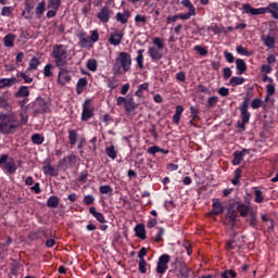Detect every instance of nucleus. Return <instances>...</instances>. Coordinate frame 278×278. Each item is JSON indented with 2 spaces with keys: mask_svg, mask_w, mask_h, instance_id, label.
<instances>
[{
  "mask_svg": "<svg viewBox=\"0 0 278 278\" xmlns=\"http://www.w3.org/2000/svg\"><path fill=\"white\" fill-rule=\"evenodd\" d=\"M51 103L49 100H45L42 98H37L34 103L35 112H38L39 114H45V112H49Z\"/></svg>",
  "mask_w": 278,
  "mask_h": 278,
  "instance_id": "10",
  "label": "nucleus"
},
{
  "mask_svg": "<svg viewBox=\"0 0 278 278\" xmlns=\"http://www.w3.org/2000/svg\"><path fill=\"white\" fill-rule=\"evenodd\" d=\"M224 58L225 60L228 62V64H233L235 62V58H233V54L231 52H224Z\"/></svg>",
  "mask_w": 278,
  "mask_h": 278,
  "instance_id": "55",
  "label": "nucleus"
},
{
  "mask_svg": "<svg viewBox=\"0 0 278 278\" xmlns=\"http://www.w3.org/2000/svg\"><path fill=\"white\" fill-rule=\"evenodd\" d=\"M83 201L85 205H92L94 203V195H86Z\"/></svg>",
  "mask_w": 278,
  "mask_h": 278,
  "instance_id": "59",
  "label": "nucleus"
},
{
  "mask_svg": "<svg viewBox=\"0 0 278 278\" xmlns=\"http://www.w3.org/2000/svg\"><path fill=\"white\" fill-rule=\"evenodd\" d=\"M222 277L223 278H229V277L237 278L238 274L232 269H228V270H225L224 273H222Z\"/></svg>",
  "mask_w": 278,
  "mask_h": 278,
  "instance_id": "45",
  "label": "nucleus"
},
{
  "mask_svg": "<svg viewBox=\"0 0 278 278\" xmlns=\"http://www.w3.org/2000/svg\"><path fill=\"white\" fill-rule=\"evenodd\" d=\"M126 114H131L138 105H136V102H134V98H128L126 100V104L124 105Z\"/></svg>",
  "mask_w": 278,
  "mask_h": 278,
  "instance_id": "21",
  "label": "nucleus"
},
{
  "mask_svg": "<svg viewBox=\"0 0 278 278\" xmlns=\"http://www.w3.org/2000/svg\"><path fill=\"white\" fill-rule=\"evenodd\" d=\"M68 140H70V144H72V147L77 144V130H75V129L68 130Z\"/></svg>",
  "mask_w": 278,
  "mask_h": 278,
  "instance_id": "34",
  "label": "nucleus"
},
{
  "mask_svg": "<svg viewBox=\"0 0 278 278\" xmlns=\"http://www.w3.org/2000/svg\"><path fill=\"white\" fill-rule=\"evenodd\" d=\"M244 14H251L252 16H260V14H271L273 18H278V3L271 2L268 7L255 9L251 4L245 3L242 5Z\"/></svg>",
  "mask_w": 278,
  "mask_h": 278,
  "instance_id": "4",
  "label": "nucleus"
},
{
  "mask_svg": "<svg viewBox=\"0 0 278 278\" xmlns=\"http://www.w3.org/2000/svg\"><path fill=\"white\" fill-rule=\"evenodd\" d=\"M135 23H142V25H146L147 24V15L137 14L135 16Z\"/></svg>",
  "mask_w": 278,
  "mask_h": 278,
  "instance_id": "56",
  "label": "nucleus"
},
{
  "mask_svg": "<svg viewBox=\"0 0 278 278\" xmlns=\"http://www.w3.org/2000/svg\"><path fill=\"white\" fill-rule=\"evenodd\" d=\"M139 273H141V275L147 274V261L146 260H139Z\"/></svg>",
  "mask_w": 278,
  "mask_h": 278,
  "instance_id": "49",
  "label": "nucleus"
},
{
  "mask_svg": "<svg viewBox=\"0 0 278 278\" xmlns=\"http://www.w3.org/2000/svg\"><path fill=\"white\" fill-rule=\"evenodd\" d=\"M90 38L91 45H94V42H99V30H91L90 31Z\"/></svg>",
  "mask_w": 278,
  "mask_h": 278,
  "instance_id": "46",
  "label": "nucleus"
},
{
  "mask_svg": "<svg viewBox=\"0 0 278 278\" xmlns=\"http://www.w3.org/2000/svg\"><path fill=\"white\" fill-rule=\"evenodd\" d=\"M86 86H88V79L86 77L79 78L76 85L77 94H81Z\"/></svg>",
  "mask_w": 278,
  "mask_h": 278,
  "instance_id": "24",
  "label": "nucleus"
},
{
  "mask_svg": "<svg viewBox=\"0 0 278 278\" xmlns=\"http://www.w3.org/2000/svg\"><path fill=\"white\" fill-rule=\"evenodd\" d=\"M180 3H181V5H184V8H188L189 12L197 14V9L194 8V4H192V2L190 0H181Z\"/></svg>",
  "mask_w": 278,
  "mask_h": 278,
  "instance_id": "39",
  "label": "nucleus"
},
{
  "mask_svg": "<svg viewBox=\"0 0 278 278\" xmlns=\"http://www.w3.org/2000/svg\"><path fill=\"white\" fill-rule=\"evenodd\" d=\"M58 74V84L59 86H66L71 81V70L66 66H61Z\"/></svg>",
  "mask_w": 278,
  "mask_h": 278,
  "instance_id": "7",
  "label": "nucleus"
},
{
  "mask_svg": "<svg viewBox=\"0 0 278 278\" xmlns=\"http://www.w3.org/2000/svg\"><path fill=\"white\" fill-rule=\"evenodd\" d=\"M39 66H40V59L34 56L29 61L28 71H37Z\"/></svg>",
  "mask_w": 278,
  "mask_h": 278,
  "instance_id": "30",
  "label": "nucleus"
},
{
  "mask_svg": "<svg viewBox=\"0 0 278 278\" xmlns=\"http://www.w3.org/2000/svg\"><path fill=\"white\" fill-rule=\"evenodd\" d=\"M43 76L45 77H53V64L48 63L43 67Z\"/></svg>",
  "mask_w": 278,
  "mask_h": 278,
  "instance_id": "38",
  "label": "nucleus"
},
{
  "mask_svg": "<svg viewBox=\"0 0 278 278\" xmlns=\"http://www.w3.org/2000/svg\"><path fill=\"white\" fill-rule=\"evenodd\" d=\"M61 7H62V0H48V5H47L48 18H54V16H56L58 11L60 10Z\"/></svg>",
  "mask_w": 278,
  "mask_h": 278,
  "instance_id": "8",
  "label": "nucleus"
},
{
  "mask_svg": "<svg viewBox=\"0 0 278 278\" xmlns=\"http://www.w3.org/2000/svg\"><path fill=\"white\" fill-rule=\"evenodd\" d=\"M251 108L253 110H258V108H262V100L260 98L252 100Z\"/></svg>",
  "mask_w": 278,
  "mask_h": 278,
  "instance_id": "52",
  "label": "nucleus"
},
{
  "mask_svg": "<svg viewBox=\"0 0 278 278\" xmlns=\"http://www.w3.org/2000/svg\"><path fill=\"white\" fill-rule=\"evenodd\" d=\"M101 194H112V187L104 185L100 187Z\"/></svg>",
  "mask_w": 278,
  "mask_h": 278,
  "instance_id": "53",
  "label": "nucleus"
},
{
  "mask_svg": "<svg viewBox=\"0 0 278 278\" xmlns=\"http://www.w3.org/2000/svg\"><path fill=\"white\" fill-rule=\"evenodd\" d=\"M79 46L87 49L92 48V41L90 40V37L86 35V33H81L79 35Z\"/></svg>",
  "mask_w": 278,
  "mask_h": 278,
  "instance_id": "16",
  "label": "nucleus"
},
{
  "mask_svg": "<svg viewBox=\"0 0 278 278\" xmlns=\"http://www.w3.org/2000/svg\"><path fill=\"white\" fill-rule=\"evenodd\" d=\"M218 94H220V97H229V89L226 87H222L218 89Z\"/></svg>",
  "mask_w": 278,
  "mask_h": 278,
  "instance_id": "63",
  "label": "nucleus"
},
{
  "mask_svg": "<svg viewBox=\"0 0 278 278\" xmlns=\"http://www.w3.org/2000/svg\"><path fill=\"white\" fill-rule=\"evenodd\" d=\"M21 127V122L14 113H0V131L8 136Z\"/></svg>",
  "mask_w": 278,
  "mask_h": 278,
  "instance_id": "3",
  "label": "nucleus"
},
{
  "mask_svg": "<svg viewBox=\"0 0 278 278\" xmlns=\"http://www.w3.org/2000/svg\"><path fill=\"white\" fill-rule=\"evenodd\" d=\"M114 16V11L110 9V7L105 5L103 7L98 13L97 18L100 21V23H110V18Z\"/></svg>",
  "mask_w": 278,
  "mask_h": 278,
  "instance_id": "9",
  "label": "nucleus"
},
{
  "mask_svg": "<svg viewBox=\"0 0 278 278\" xmlns=\"http://www.w3.org/2000/svg\"><path fill=\"white\" fill-rule=\"evenodd\" d=\"M94 116V109L90 105V101H86L83 106L81 121H90Z\"/></svg>",
  "mask_w": 278,
  "mask_h": 278,
  "instance_id": "12",
  "label": "nucleus"
},
{
  "mask_svg": "<svg viewBox=\"0 0 278 278\" xmlns=\"http://www.w3.org/2000/svg\"><path fill=\"white\" fill-rule=\"evenodd\" d=\"M241 112V122H238V127L239 129H244L247 128V125H249V122L251 121V113L249 112V101H244L240 108Z\"/></svg>",
  "mask_w": 278,
  "mask_h": 278,
  "instance_id": "6",
  "label": "nucleus"
},
{
  "mask_svg": "<svg viewBox=\"0 0 278 278\" xmlns=\"http://www.w3.org/2000/svg\"><path fill=\"white\" fill-rule=\"evenodd\" d=\"M153 45H155V48L156 49H164V40H162V38L160 37H155L153 40H152Z\"/></svg>",
  "mask_w": 278,
  "mask_h": 278,
  "instance_id": "47",
  "label": "nucleus"
},
{
  "mask_svg": "<svg viewBox=\"0 0 278 278\" xmlns=\"http://www.w3.org/2000/svg\"><path fill=\"white\" fill-rule=\"evenodd\" d=\"M115 18L117 21V23H122V25L127 24V22L129 21V11H124L116 13Z\"/></svg>",
  "mask_w": 278,
  "mask_h": 278,
  "instance_id": "20",
  "label": "nucleus"
},
{
  "mask_svg": "<svg viewBox=\"0 0 278 278\" xmlns=\"http://www.w3.org/2000/svg\"><path fill=\"white\" fill-rule=\"evenodd\" d=\"M224 211H225V208L223 207V203H220V201H218V200L214 201L213 213L218 216V214H223Z\"/></svg>",
  "mask_w": 278,
  "mask_h": 278,
  "instance_id": "31",
  "label": "nucleus"
},
{
  "mask_svg": "<svg viewBox=\"0 0 278 278\" xmlns=\"http://www.w3.org/2000/svg\"><path fill=\"white\" fill-rule=\"evenodd\" d=\"M261 40L264 42L267 49H275V37L273 35H263Z\"/></svg>",
  "mask_w": 278,
  "mask_h": 278,
  "instance_id": "17",
  "label": "nucleus"
},
{
  "mask_svg": "<svg viewBox=\"0 0 278 278\" xmlns=\"http://www.w3.org/2000/svg\"><path fill=\"white\" fill-rule=\"evenodd\" d=\"M112 71L114 75H123V73L131 71V54L119 52L115 59Z\"/></svg>",
  "mask_w": 278,
  "mask_h": 278,
  "instance_id": "5",
  "label": "nucleus"
},
{
  "mask_svg": "<svg viewBox=\"0 0 278 278\" xmlns=\"http://www.w3.org/2000/svg\"><path fill=\"white\" fill-rule=\"evenodd\" d=\"M136 236L137 238H140L141 240L147 239V231L144 230V225L139 224L135 227Z\"/></svg>",
  "mask_w": 278,
  "mask_h": 278,
  "instance_id": "23",
  "label": "nucleus"
},
{
  "mask_svg": "<svg viewBox=\"0 0 278 278\" xmlns=\"http://www.w3.org/2000/svg\"><path fill=\"white\" fill-rule=\"evenodd\" d=\"M15 40H16V35L12 33L5 35L3 38L4 47H7L8 49H12V47H14Z\"/></svg>",
  "mask_w": 278,
  "mask_h": 278,
  "instance_id": "18",
  "label": "nucleus"
},
{
  "mask_svg": "<svg viewBox=\"0 0 278 278\" xmlns=\"http://www.w3.org/2000/svg\"><path fill=\"white\" fill-rule=\"evenodd\" d=\"M251 212H253V207L251 206V203H248V204H244L242 202L230 203L225 216L226 225H229L233 229L236 225L240 223V216H242V218H247V216H249ZM238 213H240V215H238Z\"/></svg>",
  "mask_w": 278,
  "mask_h": 278,
  "instance_id": "1",
  "label": "nucleus"
},
{
  "mask_svg": "<svg viewBox=\"0 0 278 278\" xmlns=\"http://www.w3.org/2000/svg\"><path fill=\"white\" fill-rule=\"evenodd\" d=\"M9 105L8 98L5 96H0V108L8 110Z\"/></svg>",
  "mask_w": 278,
  "mask_h": 278,
  "instance_id": "51",
  "label": "nucleus"
},
{
  "mask_svg": "<svg viewBox=\"0 0 278 278\" xmlns=\"http://www.w3.org/2000/svg\"><path fill=\"white\" fill-rule=\"evenodd\" d=\"M237 53H239V55H245V56L251 55V52L242 46L237 47Z\"/></svg>",
  "mask_w": 278,
  "mask_h": 278,
  "instance_id": "50",
  "label": "nucleus"
},
{
  "mask_svg": "<svg viewBox=\"0 0 278 278\" xmlns=\"http://www.w3.org/2000/svg\"><path fill=\"white\" fill-rule=\"evenodd\" d=\"M97 67H98L97 60L89 59L87 61V68H88V71H91L92 73H96Z\"/></svg>",
  "mask_w": 278,
  "mask_h": 278,
  "instance_id": "41",
  "label": "nucleus"
},
{
  "mask_svg": "<svg viewBox=\"0 0 278 278\" xmlns=\"http://www.w3.org/2000/svg\"><path fill=\"white\" fill-rule=\"evenodd\" d=\"M20 77H22L26 84H31V81H34V78L27 76V74L23 72L20 73Z\"/></svg>",
  "mask_w": 278,
  "mask_h": 278,
  "instance_id": "61",
  "label": "nucleus"
},
{
  "mask_svg": "<svg viewBox=\"0 0 278 278\" xmlns=\"http://www.w3.org/2000/svg\"><path fill=\"white\" fill-rule=\"evenodd\" d=\"M192 16H197V13H192V12L188 11V13L178 14V18H180L181 21H190V18H192Z\"/></svg>",
  "mask_w": 278,
  "mask_h": 278,
  "instance_id": "43",
  "label": "nucleus"
},
{
  "mask_svg": "<svg viewBox=\"0 0 278 278\" xmlns=\"http://www.w3.org/2000/svg\"><path fill=\"white\" fill-rule=\"evenodd\" d=\"M168 262H170V256L168 254H163L160 256L156 266V273H159V275H164V273L168 270Z\"/></svg>",
  "mask_w": 278,
  "mask_h": 278,
  "instance_id": "11",
  "label": "nucleus"
},
{
  "mask_svg": "<svg viewBox=\"0 0 278 278\" xmlns=\"http://www.w3.org/2000/svg\"><path fill=\"white\" fill-rule=\"evenodd\" d=\"M144 90H149V83H143L138 87L137 91L135 92L136 97H142V92H144Z\"/></svg>",
  "mask_w": 278,
  "mask_h": 278,
  "instance_id": "42",
  "label": "nucleus"
},
{
  "mask_svg": "<svg viewBox=\"0 0 278 278\" xmlns=\"http://www.w3.org/2000/svg\"><path fill=\"white\" fill-rule=\"evenodd\" d=\"M255 203H264V195L260 190H255Z\"/></svg>",
  "mask_w": 278,
  "mask_h": 278,
  "instance_id": "57",
  "label": "nucleus"
},
{
  "mask_svg": "<svg viewBox=\"0 0 278 278\" xmlns=\"http://www.w3.org/2000/svg\"><path fill=\"white\" fill-rule=\"evenodd\" d=\"M194 51H198V53H200L201 55H205L207 53V49L201 46H195Z\"/></svg>",
  "mask_w": 278,
  "mask_h": 278,
  "instance_id": "64",
  "label": "nucleus"
},
{
  "mask_svg": "<svg viewBox=\"0 0 278 278\" xmlns=\"http://www.w3.org/2000/svg\"><path fill=\"white\" fill-rule=\"evenodd\" d=\"M231 75H232L231 68L225 67L223 70L224 79H229V77H231Z\"/></svg>",
  "mask_w": 278,
  "mask_h": 278,
  "instance_id": "62",
  "label": "nucleus"
},
{
  "mask_svg": "<svg viewBox=\"0 0 278 278\" xmlns=\"http://www.w3.org/2000/svg\"><path fill=\"white\" fill-rule=\"evenodd\" d=\"M240 247H242L236 239H230L226 243L227 251H240Z\"/></svg>",
  "mask_w": 278,
  "mask_h": 278,
  "instance_id": "22",
  "label": "nucleus"
},
{
  "mask_svg": "<svg viewBox=\"0 0 278 278\" xmlns=\"http://www.w3.org/2000/svg\"><path fill=\"white\" fill-rule=\"evenodd\" d=\"M58 205H60V199L55 195H51L47 201V206L55 208Z\"/></svg>",
  "mask_w": 278,
  "mask_h": 278,
  "instance_id": "32",
  "label": "nucleus"
},
{
  "mask_svg": "<svg viewBox=\"0 0 278 278\" xmlns=\"http://www.w3.org/2000/svg\"><path fill=\"white\" fill-rule=\"evenodd\" d=\"M28 94H29V87L21 86L17 92L15 93V97L24 98V97H27Z\"/></svg>",
  "mask_w": 278,
  "mask_h": 278,
  "instance_id": "33",
  "label": "nucleus"
},
{
  "mask_svg": "<svg viewBox=\"0 0 278 278\" xmlns=\"http://www.w3.org/2000/svg\"><path fill=\"white\" fill-rule=\"evenodd\" d=\"M148 53L151 60L155 61L162 60V58L164 56V54L162 53V49H159L156 47H150Z\"/></svg>",
  "mask_w": 278,
  "mask_h": 278,
  "instance_id": "14",
  "label": "nucleus"
},
{
  "mask_svg": "<svg viewBox=\"0 0 278 278\" xmlns=\"http://www.w3.org/2000/svg\"><path fill=\"white\" fill-rule=\"evenodd\" d=\"M31 142L34 144H42V142H45V137L40 134H34L31 136Z\"/></svg>",
  "mask_w": 278,
  "mask_h": 278,
  "instance_id": "40",
  "label": "nucleus"
},
{
  "mask_svg": "<svg viewBox=\"0 0 278 278\" xmlns=\"http://www.w3.org/2000/svg\"><path fill=\"white\" fill-rule=\"evenodd\" d=\"M45 8H46L45 1L40 2L36 7L35 12H36L37 16H42V14H45Z\"/></svg>",
  "mask_w": 278,
  "mask_h": 278,
  "instance_id": "44",
  "label": "nucleus"
},
{
  "mask_svg": "<svg viewBox=\"0 0 278 278\" xmlns=\"http://www.w3.org/2000/svg\"><path fill=\"white\" fill-rule=\"evenodd\" d=\"M250 227H257V215L253 211L250 213Z\"/></svg>",
  "mask_w": 278,
  "mask_h": 278,
  "instance_id": "48",
  "label": "nucleus"
},
{
  "mask_svg": "<svg viewBox=\"0 0 278 278\" xmlns=\"http://www.w3.org/2000/svg\"><path fill=\"white\" fill-rule=\"evenodd\" d=\"M45 175H50V177H58V169L51 164H47L43 166Z\"/></svg>",
  "mask_w": 278,
  "mask_h": 278,
  "instance_id": "26",
  "label": "nucleus"
},
{
  "mask_svg": "<svg viewBox=\"0 0 278 278\" xmlns=\"http://www.w3.org/2000/svg\"><path fill=\"white\" fill-rule=\"evenodd\" d=\"M181 114H184V108L181 105H177L173 116V122L175 125H178V123L181 121Z\"/></svg>",
  "mask_w": 278,
  "mask_h": 278,
  "instance_id": "28",
  "label": "nucleus"
},
{
  "mask_svg": "<svg viewBox=\"0 0 278 278\" xmlns=\"http://www.w3.org/2000/svg\"><path fill=\"white\" fill-rule=\"evenodd\" d=\"M229 84L232 87L242 86V84H244V78H242L240 76H233V77L230 78Z\"/></svg>",
  "mask_w": 278,
  "mask_h": 278,
  "instance_id": "35",
  "label": "nucleus"
},
{
  "mask_svg": "<svg viewBox=\"0 0 278 278\" xmlns=\"http://www.w3.org/2000/svg\"><path fill=\"white\" fill-rule=\"evenodd\" d=\"M236 64H237L238 75H243V73H247V63L244 62V60L237 59Z\"/></svg>",
  "mask_w": 278,
  "mask_h": 278,
  "instance_id": "27",
  "label": "nucleus"
},
{
  "mask_svg": "<svg viewBox=\"0 0 278 278\" xmlns=\"http://www.w3.org/2000/svg\"><path fill=\"white\" fill-rule=\"evenodd\" d=\"M4 170H7L9 175H14V173H16V164H14V162L5 163Z\"/></svg>",
  "mask_w": 278,
  "mask_h": 278,
  "instance_id": "36",
  "label": "nucleus"
},
{
  "mask_svg": "<svg viewBox=\"0 0 278 278\" xmlns=\"http://www.w3.org/2000/svg\"><path fill=\"white\" fill-rule=\"evenodd\" d=\"M51 58L56 66V68H62V66H68V62L73 60L71 55V50L66 45H54L52 47Z\"/></svg>",
  "mask_w": 278,
  "mask_h": 278,
  "instance_id": "2",
  "label": "nucleus"
},
{
  "mask_svg": "<svg viewBox=\"0 0 278 278\" xmlns=\"http://www.w3.org/2000/svg\"><path fill=\"white\" fill-rule=\"evenodd\" d=\"M266 90H267V97H273V94H275V85L273 84L267 85Z\"/></svg>",
  "mask_w": 278,
  "mask_h": 278,
  "instance_id": "60",
  "label": "nucleus"
},
{
  "mask_svg": "<svg viewBox=\"0 0 278 278\" xmlns=\"http://www.w3.org/2000/svg\"><path fill=\"white\" fill-rule=\"evenodd\" d=\"M123 36H125V34H123V30H117L116 33L111 34L109 38L110 45H112L113 47H118V45L123 42Z\"/></svg>",
  "mask_w": 278,
  "mask_h": 278,
  "instance_id": "13",
  "label": "nucleus"
},
{
  "mask_svg": "<svg viewBox=\"0 0 278 278\" xmlns=\"http://www.w3.org/2000/svg\"><path fill=\"white\" fill-rule=\"evenodd\" d=\"M216 103H218V98L217 97H211L207 100V106L208 108H215Z\"/></svg>",
  "mask_w": 278,
  "mask_h": 278,
  "instance_id": "58",
  "label": "nucleus"
},
{
  "mask_svg": "<svg viewBox=\"0 0 278 278\" xmlns=\"http://www.w3.org/2000/svg\"><path fill=\"white\" fill-rule=\"evenodd\" d=\"M242 160H244V156H242V153H240V151H236L233 153L232 165L233 166L240 165V162H242Z\"/></svg>",
  "mask_w": 278,
  "mask_h": 278,
  "instance_id": "37",
  "label": "nucleus"
},
{
  "mask_svg": "<svg viewBox=\"0 0 278 278\" xmlns=\"http://www.w3.org/2000/svg\"><path fill=\"white\" fill-rule=\"evenodd\" d=\"M144 49H139L137 51V58H136V62L139 66V68H144Z\"/></svg>",
  "mask_w": 278,
  "mask_h": 278,
  "instance_id": "29",
  "label": "nucleus"
},
{
  "mask_svg": "<svg viewBox=\"0 0 278 278\" xmlns=\"http://www.w3.org/2000/svg\"><path fill=\"white\" fill-rule=\"evenodd\" d=\"M21 122L20 125H27V122L29 121V116L27 115V112L20 113Z\"/></svg>",
  "mask_w": 278,
  "mask_h": 278,
  "instance_id": "54",
  "label": "nucleus"
},
{
  "mask_svg": "<svg viewBox=\"0 0 278 278\" xmlns=\"http://www.w3.org/2000/svg\"><path fill=\"white\" fill-rule=\"evenodd\" d=\"M89 214H91L93 216V218H96V220H98V223H105V216H103L102 213L97 212V207L91 206L89 208Z\"/></svg>",
  "mask_w": 278,
  "mask_h": 278,
  "instance_id": "19",
  "label": "nucleus"
},
{
  "mask_svg": "<svg viewBox=\"0 0 278 278\" xmlns=\"http://www.w3.org/2000/svg\"><path fill=\"white\" fill-rule=\"evenodd\" d=\"M105 153L111 160H115L116 157H118V152L116 151V147H114V144L106 147Z\"/></svg>",
  "mask_w": 278,
  "mask_h": 278,
  "instance_id": "25",
  "label": "nucleus"
},
{
  "mask_svg": "<svg viewBox=\"0 0 278 278\" xmlns=\"http://www.w3.org/2000/svg\"><path fill=\"white\" fill-rule=\"evenodd\" d=\"M17 81L18 79H16V77L0 78V90H3V88H12Z\"/></svg>",
  "mask_w": 278,
  "mask_h": 278,
  "instance_id": "15",
  "label": "nucleus"
}]
</instances>
